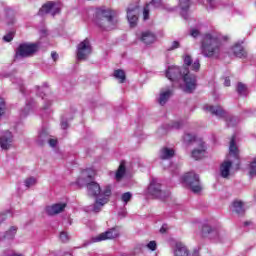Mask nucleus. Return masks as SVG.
<instances>
[{
  "label": "nucleus",
  "instance_id": "f257e3e1",
  "mask_svg": "<svg viewBox=\"0 0 256 256\" xmlns=\"http://www.w3.org/2000/svg\"><path fill=\"white\" fill-rule=\"evenodd\" d=\"M166 77L172 81L173 87H180L185 93H193L197 88V76L186 66H169L166 70Z\"/></svg>",
  "mask_w": 256,
  "mask_h": 256
},
{
  "label": "nucleus",
  "instance_id": "f03ea898",
  "mask_svg": "<svg viewBox=\"0 0 256 256\" xmlns=\"http://www.w3.org/2000/svg\"><path fill=\"white\" fill-rule=\"evenodd\" d=\"M86 187L88 195H90V197H96V201L92 206V211L94 213H99V211L109 203V197H111V185H107L101 190L99 183L92 181L87 183Z\"/></svg>",
  "mask_w": 256,
  "mask_h": 256
},
{
  "label": "nucleus",
  "instance_id": "7ed1b4c3",
  "mask_svg": "<svg viewBox=\"0 0 256 256\" xmlns=\"http://www.w3.org/2000/svg\"><path fill=\"white\" fill-rule=\"evenodd\" d=\"M201 51L204 57H217L221 53V36L216 33H207L204 35Z\"/></svg>",
  "mask_w": 256,
  "mask_h": 256
},
{
  "label": "nucleus",
  "instance_id": "20e7f679",
  "mask_svg": "<svg viewBox=\"0 0 256 256\" xmlns=\"http://www.w3.org/2000/svg\"><path fill=\"white\" fill-rule=\"evenodd\" d=\"M118 23L119 18H117L115 11L111 9H103L99 11L96 24L103 31H113V29H117Z\"/></svg>",
  "mask_w": 256,
  "mask_h": 256
},
{
  "label": "nucleus",
  "instance_id": "39448f33",
  "mask_svg": "<svg viewBox=\"0 0 256 256\" xmlns=\"http://www.w3.org/2000/svg\"><path fill=\"white\" fill-rule=\"evenodd\" d=\"M232 157L233 159H239V148H237V144H235V136H233L230 141L229 155L227 159L220 164L219 173L220 177L223 179H229L231 176V168L233 167Z\"/></svg>",
  "mask_w": 256,
  "mask_h": 256
},
{
  "label": "nucleus",
  "instance_id": "423d86ee",
  "mask_svg": "<svg viewBox=\"0 0 256 256\" xmlns=\"http://www.w3.org/2000/svg\"><path fill=\"white\" fill-rule=\"evenodd\" d=\"M182 185L185 187H189L192 193H201L203 191V186L199 181V175L195 174V172H188L181 177Z\"/></svg>",
  "mask_w": 256,
  "mask_h": 256
},
{
  "label": "nucleus",
  "instance_id": "0eeeda50",
  "mask_svg": "<svg viewBox=\"0 0 256 256\" xmlns=\"http://www.w3.org/2000/svg\"><path fill=\"white\" fill-rule=\"evenodd\" d=\"M93 53V46L91 45V40L85 38L82 40L76 48V59L77 61H87L91 54Z\"/></svg>",
  "mask_w": 256,
  "mask_h": 256
},
{
  "label": "nucleus",
  "instance_id": "6e6552de",
  "mask_svg": "<svg viewBox=\"0 0 256 256\" xmlns=\"http://www.w3.org/2000/svg\"><path fill=\"white\" fill-rule=\"evenodd\" d=\"M39 51L38 43H22L16 50V59H23L25 57H33Z\"/></svg>",
  "mask_w": 256,
  "mask_h": 256
},
{
  "label": "nucleus",
  "instance_id": "1a4fd4ad",
  "mask_svg": "<svg viewBox=\"0 0 256 256\" xmlns=\"http://www.w3.org/2000/svg\"><path fill=\"white\" fill-rule=\"evenodd\" d=\"M61 13V3L60 2H47L44 4L38 14L43 15H51L52 17H55V15H59Z\"/></svg>",
  "mask_w": 256,
  "mask_h": 256
},
{
  "label": "nucleus",
  "instance_id": "9d476101",
  "mask_svg": "<svg viewBox=\"0 0 256 256\" xmlns=\"http://www.w3.org/2000/svg\"><path fill=\"white\" fill-rule=\"evenodd\" d=\"M119 235V227H115L99 234L98 236L92 237L91 243H100V241H107V239H117Z\"/></svg>",
  "mask_w": 256,
  "mask_h": 256
},
{
  "label": "nucleus",
  "instance_id": "9b49d317",
  "mask_svg": "<svg viewBox=\"0 0 256 256\" xmlns=\"http://www.w3.org/2000/svg\"><path fill=\"white\" fill-rule=\"evenodd\" d=\"M148 195L155 197L156 199H163V190L161 189V182L158 179L153 178L147 188Z\"/></svg>",
  "mask_w": 256,
  "mask_h": 256
},
{
  "label": "nucleus",
  "instance_id": "f8f14e48",
  "mask_svg": "<svg viewBox=\"0 0 256 256\" xmlns=\"http://www.w3.org/2000/svg\"><path fill=\"white\" fill-rule=\"evenodd\" d=\"M136 39L143 43V45H153L155 41H157V36L152 31L146 30L142 32H138L136 34Z\"/></svg>",
  "mask_w": 256,
  "mask_h": 256
},
{
  "label": "nucleus",
  "instance_id": "ddd939ff",
  "mask_svg": "<svg viewBox=\"0 0 256 256\" xmlns=\"http://www.w3.org/2000/svg\"><path fill=\"white\" fill-rule=\"evenodd\" d=\"M173 96V86H167L160 89V92L156 98V101L162 107L167 105V102Z\"/></svg>",
  "mask_w": 256,
  "mask_h": 256
},
{
  "label": "nucleus",
  "instance_id": "4468645a",
  "mask_svg": "<svg viewBox=\"0 0 256 256\" xmlns=\"http://www.w3.org/2000/svg\"><path fill=\"white\" fill-rule=\"evenodd\" d=\"M13 147V133L5 130L0 134V148L3 151H9Z\"/></svg>",
  "mask_w": 256,
  "mask_h": 256
},
{
  "label": "nucleus",
  "instance_id": "2eb2a0df",
  "mask_svg": "<svg viewBox=\"0 0 256 256\" xmlns=\"http://www.w3.org/2000/svg\"><path fill=\"white\" fill-rule=\"evenodd\" d=\"M202 233H204V235H210L211 239H218V241H223V237H225V232H223V230L212 228L208 224L203 225Z\"/></svg>",
  "mask_w": 256,
  "mask_h": 256
},
{
  "label": "nucleus",
  "instance_id": "dca6fc26",
  "mask_svg": "<svg viewBox=\"0 0 256 256\" xmlns=\"http://www.w3.org/2000/svg\"><path fill=\"white\" fill-rule=\"evenodd\" d=\"M127 19L130 27H135L139 21V6H130L127 9Z\"/></svg>",
  "mask_w": 256,
  "mask_h": 256
},
{
  "label": "nucleus",
  "instance_id": "f3484780",
  "mask_svg": "<svg viewBox=\"0 0 256 256\" xmlns=\"http://www.w3.org/2000/svg\"><path fill=\"white\" fill-rule=\"evenodd\" d=\"M182 59L185 67H189L191 71H194V73H198L199 69H201V62L199 59L193 61V58L189 54H184Z\"/></svg>",
  "mask_w": 256,
  "mask_h": 256
},
{
  "label": "nucleus",
  "instance_id": "a211bd4d",
  "mask_svg": "<svg viewBox=\"0 0 256 256\" xmlns=\"http://www.w3.org/2000/svg\"><path fill=\"white\" fill-rule=\"evenodd\" d=\"M207 153V146L203 140L198 141V148L192 150L191 157L195 159V161H199V159H203Z\"/></svg>",
  "mask_w": 256,
  "mask_h": 256
},
{
  "label": "nucleus",
  "instance_id": "6ab92c4d",
  "mask_svg": "<svg viewBox=\"0 0 256 256\" xmlns=\"http://www.w3.org/2000/svg\"><path fill=\"white\" fill-rule=\"evenodd\" d=\"M203 110L211 113L212 115H215L216 117H218V119H223V117H227V112H225V110H223L221 106H211L209 104H206L203 106Z\"/></svg>",
  "mask_w": 256,
  "mask_h": 256
},
{
  "label": "nucleus",
  "instance_id": "aec40b11",
  "mask_svg": "<svg viewBox=\"0 0 256 256\" xmlns=\"http://www.w3.org/2000/svg\"><path fill=\"white\" fill-rule=\"evenodd\" d=\"M161 7H163V0H152L149 4H147L143 11L144 21L149 19V11H151V9H161Z\"/></svg>",
  "mask_w": 256,
  "mask_h": 256
},
{
  "label": "nucleus",
  "instance_id": "412c9836",
  "mask_svg": "<svg viewBox=\"0 0 256 256\" xmlns=\"http://www.w3.org/2000/svg\"><path fill=\"white\" fill-rule=\"evenodd\" d=\"M65 207H67L66 203H56L51 206L46 207V213L48 215H59V213H63L65 211Z\"/></svg>",
  "mask_w": 256,
  "mask_h": 256
},
{
  "label": "nucleus",
  "instance_id": "4be33fe9",
  "mask_svg": "<svg viewBox=\"0 0 256 256\" xmlns=\"http://www.w3.org/2000/svg\"><path fill=\"white\" fill-rule=\"evenodd\" d=\"M230 52L234 54V57H238V59H246L247 57V50L240 43L234 44Z\"/></svg>",
  "mask_w": 256,
  "mask_h": 256
},
{
  "label": "nucleus",
  "instance_id": "5701e85b",
  "mask_svg": "<svg viewBox=\"0 0 256 256\" xmlns=\"http://www.w3.org/2000/svg\"><path fill=\"white\" fill-rule=\"evenodd\" d=\"M173 256H189V249L183 242H176L173 248Z\"/></svg>",
  "mask_w": 256,
  "mask_h": 256
},
{
  "label": "nucleus",
  "instance_id": "b1692460",
  "mask_svg": "<svg viewBox=\"0 0 256 256\" xmlns=\"http://www.w3.org/2000/svg\"><path fill=\"white\" fill-rule=\"evenodd\" d=\"M180 13L184 19L189 17L188 11L191 7V0H179Z\"/></svg>",
  "mask_w": 256,
  "mask_h": 256
},
{
  "label": "nucleus",
  "instance_id": "393cba45",
  "mask_svg": "<svg viewBox=\"0 0 256 256\" xmlns=\"http://www.w3.org/2000/svg\"><path fill=\"white\" fill-rule=\"evenodd\" d=\"M175 156V150L173 148L164 147L160 150L159 157L162 161H168Z\"/></svg>",
  "mask_w": 256,
  "mask_h": 256
},
{
  "label": "nucleus",
  "instance_id": "a878e982",
  "mask_svg": "<svg viewBox=\"0 0 256 256\" xmlns=\"http://www.w3.org/2000/svg\"><path fill=\"white\" fill-rule=\"evenodd\" d=\"M231 211L237 215L245 213V204L241 201H234L231 205Z\"/></svg>",
  "mask_w": 256,
  "mask_h": 256
},
{
  "label": "nucleus",
  "instance_id": "bb28decb",
  "mask_svg": "<svg viewBox=\"0 0 256 256\" xmlns=\"http://www.w3.org/2000/svg\"><path fill=\"white\" fill-rule=\"evenodd\" d=\"M125 172V162H121L115 174L116 181H121L125 177Z\"/></svg>",
  "mask_w": 256,
  "mask_h": 256
},
{
  "label": "nucleus",
  "instance_id": "cd10ccee",
  "mask_svg": "<svg viewBox=\"0 0 256 256\" xmlns=\"http://www.w3.org/2000/svg\"><path fill=\"white\" fill-rule=\"evenodd\" d=\"M15 235H17V226H11L10 229L5 232L4 239L11 241L15 239Z\"/></svg>",
  "mask_w": 256,
  "mask_h": 256
},
{
  "label": "nucleus",
  "instance_id": "c85d7f7f",
  "mask_svg": "<svg viewBox=\"0 0 256 256\" xmlns=\"http://www.w3.org/2000/svg\"><path fill=\"white\" fill-rule=\"evenodd\" d=\"M114 77L117 79V81H119V83H125V79H127L125 71L121 69L114 71Z\"/></svg>",
  "mask_w": 256,
  "mask_h": 256
},
{
  "label": "nucleus",
  "instance_id": "c756f323",
  "mask_svg": "<svg viewBox=\"0 0 256 256\" xmlns=\"http://www.w3.org/2000/svg\"><path fill=\"white\" fill-rule=\"evenodd\" d=\"M48 138L49 134L47 133V130L40 131L37 137L38 145H43V143H45V141H47Z\"/></svg>",
  "mask_w": 256,
  "mask_h": 256
},
{
  "label": "nucleus",
  "instance_id": "7c9ffc66",
  "mask_svg": "<svg viewBox=\"0 0 256 256\" xmlns=\"http://www.w3.org/2000/svg\"><path fill=\"white\" fill-rule=\"evenodd\" d=\"M183 141L186 145H189L190 143H199V140L195 137L193 134L186 133L184 134Z\"/></svg>",
  "mask_w": 256,
  "mask_h": 256
},
{
  "label": "nucleus",
  "instance_id": "2f4dec72",
  "mask_svg": "<svg viewBox=\"0 0 256 256\" xmlns=\"http://www.w3.org/2000/svg\"><path fill=\"white\" fill-rule=\"evenodd\" d=\"M24 185L27 187V189L35 187V185H37V179L33 176H30L24 180Z\"/></svg>",
  "mask_w": 256,
  "mask_h": 256
},
{
  "label": "nucleus",
  "instance_id": "473e14b6",
  "mask_svg": "<svg viewBox=\"0 0 256 256\" xmlns=\"http://www.w3.org/2000/svg\"><path fill=\"white\" fill-rule=\"evenodd\" d=\"M82 177L84 179H93V177H95V169L88 168V169L82 171Z\"/></svg>",
  "mask_w": 256,
  "mask_h": 256
},
{
  "label": "nucleus",
  "instance_id": "72a5a7b5",
  "mask_svg": "<svg viewBox=\"0 0 256 256\" xmlns=\"http://www.w3.org/2000/svg\"><path fill=\"white\" fill-rule=\"evenodd\" d=\"M217 5H219L217 0H207L206 9L207 11H213L214 9H217Z\"/></svg>",
  "mask_w": 256,
  "mask_h": 256
},
{
  "label": "nucleus",
  "instance_id": "f704fd0d",
  "mask_svg": "<svg viewBox=\"0 0 256 256\" xmlns=\"http://www.w3.org/2000/svg\"><path fill=\"white\" fill-rule=\"evenodd\" d=\"M237 93H238V95H243V96L247 95V86L241 82L238 83Z\"/></svg>",
  "mask_w": 256,
  "mask_h": 256
},
{
  "label": "nucleus",
  "instance_id": "c9c22d12",
  "mask_svg": "<svg viewBox=\"0 0 256 256\" xmlns=\"http://www.w3.org/2000/svg\"><path fill=\"white\" fill-rule=\"evenodd\" d=\"M132 197H133V194H131V192H126L122 194L121 201L124 203V205H127V203L131 201Z\"/></svg>",
  "mask_w": 256,
  "mask_h": 256
},
{
  "label": "nucleus",
  "instance_id": "e433bc0d",
  "mask_svg": "<svg viewBox=\"0 0 256 256\" xmlns=\"http://www.w3.org/2000/svg\"><path fill=\"white\" fill-rule=\"evenodd\" d=\"M5 111H7V104L5 103V99L0 97V117L5 115Z\"/></svg>",
  "mask_w": 256,
  "mask_h": 256
},
{
  "label": "nucleus",
  "instance_id": "4c0bfd02",
  "mask_svg": "<svg viewBox=\"0 0 256 256\" xmlns=\"http://www.w3.org/2000/svg\"><path fill=\"white\" fill-rule=\"evenodd\" d=\"M32 109H33V105L28 102L26 104L25 108L21 112L22 117H27V115H29V113H31Z\"/></svg>",
  "mask_w": 256,
  "mask_h": 256
},
{
  "label": "nucleus",
  "instance_id": "58836bf2",
  "mask_svg": "<svg viewBox=\"0 0 256 256\" xmlns=\"http://www.w3.org/2000/svg\"><path fill=\"white\" fill-rule=\"evenodd\" d=\"M249 173L251 177H255L256 175V157L254 158L252 163H250Z\"/></svg>",
  "mask_w": 256,
  "mask_h": 256
},
{
  "label": "nucleus",
  "instance_id": "ea45409f",
  "mask_svg": "<svg viewBox=\"0 0 256 256\" xmlns=\"http://www.w3.org/2000/svg\"><path fill=\"white\" fill-rule=\"evenodd\" d=\"M182 126H183V122L181 121H175L168 124L169 129H181Z\"/></svg>",
  "mask_w": 256,
  "mask_h": 256
},
{
  "label": "nucleus",
  "instance_id": "a19ab883",
  "mask_svg": "<svg viewBox=\"0 0 256 256\" xmlns=\"http://www.w3.org/2000/svg\"><path fill=\"white\" fill-rule=\"evenodd\" d=\"M47 91H49V88L47 86L37 87V95L42 97V99H43V93H47Z\"/></svg>",
  "mask_w": 256,
  "mask_h": 256
},
{
  "label": "nucleus",
  "instance_id": "79ce46f5",
  "mask_svg": "<svg viewBox=\"0 0 256 256\" xmlns=\"http://www.w3.org/2000/svg\"><path fill=\"white\" fill-rule=\"evenodd\" d=\"M179 47H181V42L175 40L171 43L169 51H175V49H179Z\"/></svg>",
  "mask_w": 256,
  "mask_h": 256
},
{
  "label": "nucleus",
  "instance_id": "37998d69",
  "mask_svg": "<svg viewBox=\"0 0 256 256\" xmlns=\"http://www.w3.org/2000/svg\"><path fill=\"white\" fill-rule=\"evenodd\" d=\"M60 240L62 243H67V241H69V234H67V232H65V231L61 232Z\"/></svg>",
  "mask_w": 256,
  "mask_h": 256
},
{
  "label": "nucleus",
  "instance_id": "c03bdc74",
  "mask_svg": "<svg viewBox=\"0 0 256 256\" xmlns=\"http://www.w3.org/2000/svg\"><path fill=\"white\" fill-rule=\"evenodd\" d=\"M147 249H149L150 251H156L157 249V242L156 241H150L147 245H146Z\"/></svg>",
  "mask_w": 256,
  "mask_h": 256
},
{
  "label": "nucleus",
  "instance_id": "a18cd8bd",
  "mask_svg": "<svg viewBox=\"0 0 256 256\" xmlns=\"http://www.w3.org/2000/svg\"><path fill=\"white\" fill-rule=\"evenodd\" d=\"M190 35L191 37H194V39H196V37H199V35H201V32L197 28H191Z\"/></svg>",
  "mask_w": 256,
  "mask_h": 256
},
{
  "label": "nucleus",
  "instance_id": "49530a36",
  "mask_svg": "<svg viewBox=\"0 0 256 256\" xmlns=\"http://www.w3.org/2000/svg\"><path fill=\"white\" fill-rule=\"evenodd\" d=\"M235 117H229L226 119L228 127H235Z\"/></svg>",
  "mask_w": 256,
  "mask_h": 256
},
{
  "label": "nucleus",
  "instance_id": "de8ad7c7",
  "mask_svg": "<svg viewBox=\"0 0 256 256\" xmlns=\"http://www.w3.org/2000/svg\"><path fill=\"white\" fill-rule=\"evenodd\" d=\"M4 41L7 43H10V41H13V33H9L3 37Z\"/></svg>",
  "mask_w": 256,
  "mask_h": 256
},
{
  "label": "nucleus",
  "instance_id": "09e8293b",
  "mask_svg": "<svg viewBox=\"0 0 256 256\" xmlns=\"http://www.w3.org/2000/svg\"><path fill=\"white\" fill-rule=\"evenodd\" d=\"M48 143L50 147H56L57 146V139H49Z\"/></svg>",
  "mask_w": 256,
  "mask_h": 256
},
{
  "label": "nucleus",
  "instance_id": "8fccbe9b",
  "mask_svg": "<svg viewBox=\"0 0 256 256\" xmlns=\"http://www.w3.org/2000/svg\"><path fill=\"white\" fill-rule=\"evenodd\" d=\"M224 85L225 87H231V79H229V77L224 79Z\"/></svg>",
  "mask_w": 256,
  "mask_h": 256
},
{
  "label": "nucleus",
  "instance_id": "3c124183",
  "mask_svg": "<svg viewBox=\"0 0 256 256\" xmlns=\"http://www.w3.org/2000/svg\"><path fill=\"white\" fill-rule=\"evenodd\" d=\"M61 127H62V129H67V127H69V123L66 120L62 119Z\"/></svg>",
  "mask_w": 256,
  "mask_h": 256
},
{
  "label": "nucleus",
  "instance_id": "603ef678",
  "mask_svg": "<svg viewBox=\"0 0 256 256\" xmlns=\"http://www.w3.org/2000/svg\"><path fill=\"white\" fill-rule=\"evenodd\" d=\"M167 229H169V226L167 224L162 225L160 228V233H167Z\"/></svg>",
  "mask_w": 256,
  "mask_h": 256
},
{
  "label": "nucleus",
  "instance_id": "864d4df0",
  "mask_svg": "<svg viewBox=\"0 0 256 256\" xmlns=\"http://www.w3.org/2000/svg\"><path fill=\"white\" fill-rule=\"evenodd\" d=\"M51 57H52L53 61H57V59H59V54H57L56 52H52Z\"/></svg>",
  "mask_w": 256,
  "mask_h": 256
},
{
  "label": "nucleus",
  "instance_id": "5fc2aeb1",
  "mask_svg": "<svg viewBox=\"0 0 256 256\" xmlns=\"http://www.w3.org/2000/svg\"><path fill=\"white\" fill-rule=\"evenodd\" d=\"M118 215L120 217H125L127 215V211L123 210L122 212H119Z\"/></svg>",
  "mask_w": 256,
  "mask_h": 256
},
{
  "label": "nucleus",
  "instance_id": "6e6d98bb",
  "mask_svg": "<svg viewBox=\"0 0 256 256\" xmlns=\"http://www.w3.org/2000/svg\"><path fill=\"white\" fill-rule=\"evenodd\" d=\"M192 256H199V250H194Z\"/></svg>",
  "mask_w": 256,
  "mask_h": 256
},
{
  "label": "nucleus",
  "instance_id": "4d7b16f0",
  "mask_svg": "<svg viewBox=\"0 0 256 256\" xmlns=\"http://www.w3.org/2000/svg\"><path fill=\"white\" fill-rule=\"evenodd\" d=\"M77 183L78 185H81L83 183V181H81V178H78Z\"/></svg>",
  "mask_w": 256,
  "mask_h": 256
},
{
  "label": "nucleus",
  "instance_id": "13d9d810",
  "mask_svg": "<svg viewBox=\"0 0 256 256\" xmlns=\"http://www.w3.org/2000/svg\"><path fill=\"white\" fill-rule=\"evenodd\" d=\"M47 108H48V106H45V107H44V109H47Z\"/></svg>",
  "mask_w": 256,
  "mask_h": 256
}]
</instances>
